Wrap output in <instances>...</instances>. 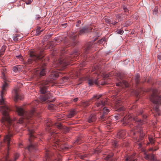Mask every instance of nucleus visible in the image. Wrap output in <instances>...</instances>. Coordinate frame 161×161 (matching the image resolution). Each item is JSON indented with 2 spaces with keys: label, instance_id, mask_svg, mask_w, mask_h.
<instances>
[{
  "label": "nucleus",
  "instance_id": "nucleus-63",
  "mask_svg": "<svg viewBox=\"0 0 161 161\" xmlns=\"http://www.w3.org/2000/svg\"><path fill=\"white\" fill-rule=\"evenodd\" d=\"M28 161H33V159L29 158Z\"/></svg>",
  "mask_w": 161,
  "mask_h": 161
},
{
  "label": "nucleus",
  "instance_id": "nucleus-2",
  "mask_svg": "<svg viewBox=\"0 0 161 161\" xmlns=\"http://www.w3.org/2000/svg\"><path fill=\"white\" fill-rule=\"evenodd\" d=\"M10 110L9 108L6 105L1 106L0 111L2 112L3 116L2 117L1 120L2 123L8 129L11 130L8 132V134L6 135L4 137V142L7 145L8 149L7 151V152L4 155V158L3 159V160L0 161H15L19 156V154L16 153L14 155L13 159L10 160L8 159L9 145L10 143L11 137L13 136V134L10 133V132L13 130H12V128L14 127L15 121L16 120L15 119H14V120L11 119L8 116V112Z\"/></svg>",
  "mask_w": 161,
  "mask_h": 161
},
{
  "label": "nucleus",
  "instance_id": "nucleus-19",
  "mask_svg": "<svg viewBox=\"0 0 161 161\" xmlns=\"http://www.w3.org/2000/svg\"><path fill=\"white\" fill-rule=\"evenodd\" d=\"M50 95L49 93L46 95H42L40 97V99L42 102L46 101L50 97Z\"/></svg>",
  "mask_w": 161,
  "mask_h": 161
},
{
  "label": "nucleus",
  "instance_id": "nucleus-17",
  "mask_svg": "<svg viewBox=\"0 0 161 161\" xmlns=\"http://www.w3.org/2000/svg\"><path fill=\"white\" fill-rule=\"evenodd\" d=\"M144 158L147 160H153V161H160L159 159H157L155 157L154 155L153 154H145Z\"/></svg>",
  "mask_w": 161,
  "mask_h": 161
},
{
  "label": "nucleus",
  "instance_id": "nucleus-55",
  "mask_svg": "<svg viewBox=\"0 0 161 161\" xmlns=\"http://www.w3.org/2000/svg\"><path fill=\"white\" fill-rule=\"evenodd\" d=\"M31 0H28V1L26 2V3L27 4H30L31 3Z\"/></svg>",
  "mask_w": 161,
  "mask_h": 161
},
{
  "label": "nucleus",
  "instance_id": "nucleus-6",
  "mask_svg": "<svg viewBox=\"0 0 161 161\" xmlns=\"http://www.w3.org/2000/svg\"><path fill=\"white\" fill-rule=\"evenodd\" d=\"M80 54V53L76 51L72 53L69 57L66 56L64 58H63L62 55H60V58L58 59L57 66L62 67V69H64L67 65L69 64L70 62L77 60Z\"/></svg>",
  "mask_w": 161,
  "mask_h": 161
},
{
  "label": "nucleus",
  "instance_id": "nucleus-13",
  "mask_svg": "<svg viewBox=\"0 0 161 161\" xmlns=\"http://www.w3.org/2000/svg\"><path fill=\"white\" fill-rule=\"evenodd\" d=\"M49 83V81H44L42 83V86L40 89V92L42 94H44L47 92V88Z\"/></svg>",
  "mask_w": 161,
  "mask_h": 161
},
{
  "label": "nucleus",
  "instance_id": "nucleus-24",
  "mask_svg": "<svg viewBox=\"0 0 161 161\" xmlns=\"http://www.w3.org/2000/svg\"><path fill=\"white\" fill-rule=\"evenodd\" d=\"M59 76L58 71H53L52 72L50 75V78L53 80H55L56 78Z\"/></svg>",
  "mask_w": 161,
  "mask_h": 161
},
{
  "label": "nucleus",
  "instance_id": "nucleus-35",
  "mask_svg": "<svg viewBox=\"0 0 161 161\" xmlns=\"http://www.w3.org/2000/svg\"><path fill=\"white\" fill-rule=\"evenodd\" d=\"M55 106L53 104H51L48 105V108L49 110H53L55 108Z\"/></svg>",
  "mask_w": 161,
  "mask_h": 161
},
{
  "label": "nucleus",
  "instance_id": "nucleus-52",
  "mask_svg": "<svg viewBox=\"0 0 161 161\" xmlns=\"http://www.w3.org/2000/svg\"><path fill=\"white\" fill-rule=\"evenodd\" d=\"M117 91H116V92H115V91H114V90H113L112 91V93H114V95L113 96H115L117 94Z\"/></svg>",
  "mask_w": 161,
  "mask_h": 161
},
{
  "label": "nucleus",
  "instance_id": "nucleus-5",
  "mask_svg": "<svg viewBox=\"0 0 161 161\" xmlns=\"http://www.w3.org/2000/svg\"><path fill=\"white\" fill-rule=\"evenodd\" d=\"M16 109L18 114L22 116L19 119L18 123L19 124L22 123H28L31 120V118L33 115L36 114L35 111H32L31 113H29L26 111L25 109L21 106H16Z\"/></svg>",
  "mask_w": 161,
  "mask_h": 161
},
{
  "label": "nucleus",
  "instance_id": "nucleus-59",
  "mask_svg": "<svg viewBox=\"0 0 161 161\" xmlns=\"http://www.w3.org/2000/svg\"><path fill=\"white\" fill-rule=\"evenodd\" d=\"M78 100V98H74V99L73 100L74 102H76Z\"/></svg>",
  "mask_w": 161,
  "mask_h": 161
},
{
  "label": "nucleus",
  "instance_id": "nucleus-51",
  "mask_svg": "<svg viewBox=\"0 0 161 161\" xmlns=\"http://www.w3.org/2000/svg\"><path fill=\"white\" fill-rule=\"evenodd\" d=\"M104 42V40H103V39H102L100 40H99L98 42V43L100 44Z\"/></svg>",
  "mask_w": 161,
  "mask_h": 161
},
{
  "label": "nucleus",
  "instance_id": "nucleus-39",
  "mask_svg": "<svg viewBox=\"0 0 161 161\" xmlns=\"http://www.w3.org/2000/svg\"><path fill=\"white\" fill-rule=\"evenodd\" d=\"M19 36V35L18 34L15 35L14 36H13V40L15 41H17L18 40V37Z\"/></svg>",
  "mask_w": 161,
  "mask_h": 161
},
{
  "label": "nucleus",
  "instance_id": "nucleus-20",
  "mask_svg": "<svg viewBox=\"0 0 161 161\" xmlns=\"http://www.w3.org/2000/svg\"><path fill=\"white\" fill-rule=\"evenodd\" d=\"M87 80L89 84L90 85H92L94 84L96 85L98 84L97 80L94 79L93 77H88Z\"/></svg>",
  "mask_w": 161,
  "mask_h": 161
},
{
  "label": "nucleus",
  "instance_id": "nucleus-53",
  "mask_svg": "<svg viewBox=\"0 0 161 161\" xmlns=\"http://www.w3.org/2000/svg\"><path fill=\"white\" fill-rule=\"evenodd\" d=\"M41 18V17L38 14L36 15L35 16V18L36 19H39V18Z\"/></svg>",
  "mask_w": 161,
  "mask_h": 161
},
{
  "label": "nucleus",
  "instance_id": "nucleus-58",
  "mask_svg": "<svg viewBox=\"0 0 161 161\" xmlns=\"http://www.w3.org/2000/svg\"><path fill=\"white\" fill-rule=\"evenodd\" d=\"M63 118V116H62V115H60L58 117V119H61V118Z\"/></svg>",
  "mask_w": 161,
  "mask_h": 161
},
{
  "label": "nucleus",
  "instance_id": "nucleus-33",
  "mask_svg": "<svg viewBox=\"0 0 161 161\" xmlns=\"http://www.w3.org/2000/svg\"><path fill=\"white\" fill-rule=\"evenodd\" d=\"M75 114V111L74 110H72L69 112V114L68 116V118H70L74 116Z\"/></svg>",
  "mask_w": 161,
  "mask_h": 161
},
{
  "label": "nucleus",
  "instance_id": "nucleus-46",
  "mask_svg": "<svg viewBox=\"0 0 161 161\" xmlns=\"http://www.w3.org/2000/svg\"><path fill=\"white\" fill-rule=\"evenodd\" d=\"M121 117V115L119 114H117L116 116H115V118L116 119L118 120L119 119H120Z\"/></svg>",
  "mask_w": 161,
  "mask_h": 161
},
{
  "label": "nucleus",
  "instance_id": "nucleus-62",
  "mask_svg": "<svg viewBox=\"0 0 161 161\" xmlns=\"http://www.w3.org/2000/svg\"><path fill=\"white\" fill-rule=\"evenodd\" d=\"M19 147H22L23 146V145L22 144H19Z\"/></svg>",
  "mask_w": 161,
  "mask_h": 161
},
{
  "label": "nucleus",
  "instance_id": "nucleus-40",
  "mask_svg": "<svg viewBox=\"0 0 161 161\" xmlns=\"http://www.w3.org/2000/svg\"><path fill=\"white\" fill-rule=\"evenodd\" d=\"M149 140L150 143L151 144H153L154 143V141L152 137H149Z\"/></svg>",
  "mask_w": 161,
  "mask_h": 161
},
{
  "label": "nucleus",
  "instance_id": "nucleus-23",
  "mask_svg": "<svg viewBox=\"0 0 161 161\" xmlns=\"http://www.w3.org/2000/svg\"><path fill=\"white\" fill-rule=\"evenodd\" d=\"M126 135V131L125 130H122L119 131L117 134V137L119 138H122Z\"/></svg>",
  "mask_w": 161,
  "mask_h": 161
},
{
  "label": "nucleus",
  "instance_id": "nucleus-16",
  "mask_svg": "<svg viewBox=\"0 0 161 161\" xmlns=\"http://www.w3.org/2000/svg\"><path fill=\"white\" fill-rule=\"evenodd\" d=\"M14 100L16 102L18 100H22L24 97L22 95L19 93L17 89L14 90Z\"/></svg>",
  "mask_w": 161,
  "mask_h": 161
},
{
  "label": "nucleus",
  "instance_id": "nucleus-37",
  "mask_svg": "<svg viewBox=\"0 0 161 161\" xmlns=\"http://www.w3.org/2000/svg\"><path fill=\"white\" fill-rule=\"evenodd\" d=\"M41 29V28L40 27H38L37 29H36V34L37 35H39L41 34V31H40V30Z\"/></svg>",
  "mask_w": 161,
  "mask_h": 161
},
{
  "label": "nucleus",
  "instance_id": "nucleus-31",
  "mask_svg": "<svg viewBox=\"0 0 161 161\" xmlns=\"http://www.w3.org/2000/svg\"><path fill=\"white\" fill-rule=\"evenodd\" d=\"M76 32L72 33V34L70 36V37L74 41L75 40L78 36V34H76Z\"/></svg>",
  "mask_w": 161,
  "mask_h": 161
},
{
  "label": "nucleus",
  "instance_id": "nucleus-12",
  "mask_svg": "<svg viewBox=\"0 0 161 161\" xmlns=\"http://www.w3.org/2000/svg\"><path fill=\"white\" fill-rule=\"evenodd\" d=\"M92 30H95V28H94V26L92 25L89 27H84L80 30L78 34L79 35H82L85 34L92 31Z\"/></svg>",
  "mask_w": 161,
  "mask_h": 161
},
{
  "label": "nucleus",
  "instance_id": "nucleus-9",
  "mask_svg": "<svg viewBox=\"0 0 161 161\" xmlns=\"http://www.w3.org/2000/svg\"><path fill=\"white\" fill-rule=\"evenodd\" d=\"M102 96V95H94L91 98V100L88 102L86 105L88 106L93 101L96 100V102L95 103V106L97 107H101L104 106L107 103V101L106 99H103L102 98L100 99L101 97Z\"/></svg>",
  "mask_w": 161,
  "mask_h": 161
},
{
  "label": "nucleus",
  "instance_id": "nucleus-26",
  "mask_svg": "<svg viewBox=\"0 0 161 161\" xmlns=\"http://www.w3.org/2000/svg\"><path fill=\"white\" fill-rule=\"evenodd\" d=\"M60 53L58 54L57 51H53L52 53L53 56H58L59 55H61V53H65L66 52V49L65 48H63L62 49L60 50Z\"/></svg>",
  "mask_w": 161,
  "mask_h": 161
},
{
  "label": "nucleus",
  "instance_id": "nucleus-8",
  "mask_svg": "<svg viewBox=\"0 0 161 161\" xmlns=\"http://www.w3.org/2000/svg\"><path fill=\"white\" fill-rule=\"evenodd\" d=\"M1 77L3 79V83L2 86V91L1 93V98L0 99V104L3 105L4 104V99L3 96L5 94L6 91L7 90L9 87L7 77V69L6 68L3 67L1 69Z\"/></svg>",
  "mask_w": 161,
  "mask_h": 161
},
{
  "label": "nucleus",
  "instance_id": "nucleus-56",
  "mask_svg": "<svg viewBox=\"0 0 161 161\" xmlns=\"http://www.w3.org/2000/svg\"><path fill=\"white\" fill-rule=\"evenodd\" d=\"M94 69H95V70H96V71H98V70L99 69V68L98 67H98H96V66H95V67H94Z\"/></svg>",
  "mask_w": 161,
  "mask_h": 161
},
{
  "label": "nucleus",
  "instance_id": "nucleus-10",
  "mask_svg": "<svg viewBox=\"0 0 161 161\" xmlns=\"http://www.w3.org/2000/svg\"><path fill=\"white\" fill-rule=\"evenodd\" d=\"M30 56V58L28 59L27 62L28 64H32L33 61L40 60L43 57L42 56L39 55L37 53L33 52H31Z\"/></svg>",
  "mask_w": 161,
  "mask_h": 161
},
{
  "label": "nucleus",
  "instance_id": "nucleus-3",
  "mask_svg": "<svg viewBox=\"0 0 161 161\" xmlns=\"http://www.w3.org/2000/svg\"><path fill=\"white\" fill-rule=\"evenodd\" d=\"M54 125L57 127L58 129L60 130L64 133H67L69 131V129L66 126H64L61 124L56 123H53V122H48L47 124V129L51 133V138H49L47 141L48 144H51L52 146L54 147H56L58 148L62 149H66L69 148V147L66 146L62 144V142L59 141L58 139V136L57 135V133H55V131L54 130L52 131L53 130H50L51 128H49L52 125Z\"/></svg>",
  "mask_w": 161,
  "mask_h": 161
},
{
  "label": "nucleus",
  "instance_id": "nucleus-42",
  "mask_svg": "<svg viewBox=\"0 0 161 161\" xmlns=\"http://www.w3.org/2000/svg\"><path fill=\"white\" fill-rule=\"evenodd\" d=\"M130 25V22L129 21H127L124 24L125 26H127Z\"/></svg>",
  "mask_w": 161,
  "mask_h": 161
},
{
  "label": "nucleus",
  "instance_id": "nucleus-36",
  "mask_svg": "<svg viewBox=\"0 0 161 161\" xmlns=\"http://www.w3.org/2000/svg\"><path fill=\"white\" fill-rule=\"evenodd\" d=\"M113 75V73H110L108 74H107L104 75V78H107L111 77Z\"/></svg>",
  "mask_w": 161,
  "mask_h": 161
},
{
  "label": "nucleus",
  "instance_id": "nucleus-60",
  "mask_svg": "<svg viewBox=\"0 0 161 161\" xmlns=\"http://www.w3.org/2000/svg\"><path fill=\"white\" fill-rule=\"evenodd\" d=\"M142 117L144 119H146L147 118V116L144 114H143L142 115Z\"/></svg>",
  "mask_w": 161,
  "mask_h": 161
},
{
  "label": "nucleus",
  "instance_id": "nucleus-48",
  "mask_svg": "<svg viewBox=\"0 0 161 161\" xmlns=\"http://www.w3.org/2000/svg\"><path fill=\"white\" fill-rule=\"evenodd\" d=\"M81 21L80 20H78L77 21V23L76 24V26H77V27L79 26L80 25V24H81Z\"/></svg>",
  "mask_w": 161,
  "mask_h": 161
},
{
  "label": "nucleus",
  "instance_id": "nucleus-21",
  "mask_svg": "<svg viewBox=\"0 0 161 161\" xmlns=\"http://www.w3.org/2000/svg\"><path fill=\"white\" fill-rule=\"evenodd\" d=\"M137 159L136 156V154H134L131 156H128L125 159V161H136Z\"/></svg>",
  "mask_w": 161,
  "mask_h": 161
},
{
  "label": "nucleus",
  "instance_id": "nucleus-47",
  "mask_svg": "<svg viewBox=\"0 0 161 161\" xmlns=\"http://www.w3.org/2000/svg\"><path fill=\"white\" fill-rule=\"evenodd\" d=\"M80 139L79 138H78L76 140L75 142V143H76L77 144H80L81 142H80Z\"/></svg>",
  "mask_w": 161,
  "mask_h": 161
},
{
  "label": "nucleus",
  "instance_id": "nucleus-44",
  "mask_svg": "<svg viewBox=\"0 0 161 161\" xmlns=\"http://www.w3.org/2000/svg\"><path fill=\"white\" fill-rule=\"evenodd\" d=\"M124 31L121 30H118L117 33L120 35H122L124 33Z\"/></svg>",
  "mask_w": 161,
  "mask_h": 161
},
{
  "label": "nucleus",
  "instance_id": "nucleus-50",
  "mask_svg": "<svg viewBox=\"0 0 161 161\" xmlns=\"http://www.w3.org/2000/svg\"><path fill=\"white\" fill-rule=\"evenodd\" d=\"M94 33H95V34H94V35L95 36H98V31H97V30H95L94 31Z\"/></svg>",
  "mask_w": 161,
  "mask_h": 161
},
{
  "label": "nucleus",
  "instance_id": "nucleus-54",
  "mask_svg": "<svg viewBox=\"0 0 161 161\" xmlns=\"http://www.w3.org/2000/svg\"><path fill=\"white\" fill-rule=\"evenodd\" d=\"M123 8L125 12H126V10H127V7L125 6H123Z\"/></svg>",
  "mask_w": 161,
  "mask_h": 161
},
{
  "label": "nucleus",
  "instance_id": "nucleus-1",
  "mask_svg": "<svg viewBox=\"0 0 161 161\" xmlns=\"http://www.w3.org/2000/svg\"><path fill=\"white\" fill-rule=\"evenodd\" d=\"M122 122L124 126L128 125L131 128L134 125V129L131 130L130 134L131 136H134L133 137L135 140V142L137 143L136 146L137 147L138 149H141L144 144L142 140L145 136L142 127V121L137 117L130 114L125 116Z\"/></svg>",
  "mask_w": 161,
  "mask_h": 161
},
{
  "label": "nucleus",
  "instance_id": "nucleus-18",
  "mask_svg": "<svg viewBox=\"0 0 161 161\" xmlns=\"http://www.w3.org/2000/svg\"><path fill=\"white\" fill-rule=\"evenodd\" d=\"M92 44L91 42H88L87 43L85 47V48L84 49V52L85 54H87L89 52V50L92 47Z\"/></svg>",
  "mask_w": 161,
  "mask_h": 161
},
{
  "label": "nucleus",
  "instance_id": "nucleus-32",
  "mask_svg": "<svg viewBox=\"0 0 161 161\" xmlns=\"http://www.w3.org/2000/svg\"><path fill=\"white\" fill-rule=\"evenodd\" d=\"M122 104V101L120 100H119L118 101L116 100L115 103V105L116 107L117 108L120 106H121Z\"/></svg>",
  "mask_w": 161,
  "mask_h": 161
},
{
  "label": "nucleus",
  "instance_id": "nucleus-15",
  "mask_svg": "<svg viewBox=\"0 0 161 161\" xmlns=\"http://www.w3.org/2000/svg\"><path fill=\"white\" fill-rule=\"evenodd\" d=\"M46 69L43 67H41L39 69L36 70L35 75L39 77L44 76L46 74Z\"/></svg>",
  "mask_w": 161,
  "mask_h": 161
},
{
  "label": "nucleus",
  "instance_id": "nucleus-64",
  "mask_svg": "<svg viewBox=\"0 0 161 161\" xmlns=\"http://www.w3.org/2000/svg\"><path fill=\"white\" fill-rule=\"evenodd\" d=\"M84 157H85V156H81V159H84Z\"/></svg>",
  "mask_w": 161,
  "mask_h": 161
},
{
  "label": "nucleus",
  "instance_id": "nucleus-27",
  "mask_svg": "<svg viewBox=\"0 0 161 161\" xmlns=\"http://www.w3.org/2000/svg\"><path fill=\"white\" fill-rule=\"evenodd\" d=\"M113 156V154L112 153L110 155L106 156L104 157V159L105 160L107 161H115V159L112 158Z\"/></svg>",
  "mask_w": 161,
  "mask_h": 161
},
{
  "label": "nucleus",
  "instance_id": "nucleus-57",
  "mask_svg": "<svg viewBox=\"0 0 161 161\" xmlns=\"http://www.w3.org/2000/svg\"><path fill=\"white\" fill-rule=\"evenodd\" d=\"M128 11L129 10H128V9H127V10H126V12H125V14L127 15H128V14H129V12H128Z\"/></svg>",
  "mask_w": 161,
  "mask_h": 161
},
{
  "label": "nucleus",
  "instance_id": "nucleus-7",
  "mask_svg": "<svg viewBox=\"0 0 161 161\" xmlns=\"http://www.w3.org/2000/svg\"><path fill=\"white\" fill-rule=\"evenodd\" d=\"M26 126H27L29 134L30 137L29 138V141L31 143V144L25 148V153L24 155L25 158H26L27 157L29 156L26 152V151L33 152L36 151V145H34L33 144L31 143V141L33 139H34V143L36 142V141H35L37 140L36 138L35 137L34 133V131L33 129L31 128V126L30 125L28 124L26 125Z\"/></svg>",
  "mask_w": 161,
  "mask_h": 161
},
{
  "label": "nucleus",
  "instance_id": "nucleus-38",
  "mask_svg": "<svg viewBox=\"0 0 161 161\" xmlns=\"http://www.w3.org/2000/svg\"><path fill=\"white\" fill-rule=\"evenodd\" d=\"M106 22H108L109 24H112L113 25H115L117 23V21H111L109 20H107Z\"/></svg>",
  "mask_w": 161,
  "mask_h": 161
},
{
  "label": "nucleus",
  "instance_id": "nucleus-45",
  "mask_svg": "<svg viewBox=\"0 0 161 161\" xmlns=\"http://www.w3.org/2000/svg\"><path fill=\"white\" fill-rule=\"evenodd\" d=\"M143 112V111L141 109L138 111L137 113L138 114V115H142V114Z\"/></svg>",
  "mask_w": 161,
  "mask_h": 161
},
{
  "label": "nucleus",
  "instance_id": "nucleus-11",
  "mask_svg": "<svg viewBox=\"0 0 161 161\" xmlns=\"http://www.w3.org/2000/svg\"><path fill=\"white\" fill-rule=\"evenodd\" d=\"M45 157L43 161H51L53 159L54 156L53 154V151H51L50 148L45 149Z\"/></svg>",
  "mask_w": 161,
  "mask_h": 161
},
{
  "label": "nucleus",
  "instance_id": "nucleus-34",
  "mask_svg": "<svg viewBox=\"0 0 161 161\" xmlns=\"http://www.w3.org/2000/svg\"><path fill=\"white\" fill-rule=\"evenodd\" d=\"M6 48V46L4 45L2 47L1 49L0 50L1 54L3 55L4 53V52L5 51Z\"/></svg>",
  "mask_w": 161,
  "mask_h": 161
},
{
  "label": "nucleus",
  "instance_id": "nucleus-28",
  "mask_svg": "<svg viewBox=\"0 0 161 161\" xmlns=\"http://www.w3.org/2000/svg\"><path fill=\"white\" fill-rule=\"evenodd\" d=\"M22 67L20 65H18L15 66H14L13 68V70L15 72H18L21 71Z\"/></svg>",
  "mask_w": 161,
  "mask_h": 161
},
{
  "label": "nucleus",
  "instance_id": "nucleus-49",
  "mask_svg": "<svg viewBox=\"0 0 161 161\" xmlns=\"http://www.w3.org/2000/svg\"><path fill=\"white\" fill-rule=\"evenodd\" d=\"M113 145L115 147H117L118 146V143L116 142H114Z\"/></svg>",
  "mask_w": 161,
  "mask_h": 161
},
{
  "label": "nucleus",
  "instance_id": "nucleus-43",
  "mask_svg": "<svg viewBox=\"0 0 161 161\" xmlns=\"http://www.w3.org/2000/svg\"><path fill=\"white\" fill-rule=\"evenodd\" d=\"M48 45L50 46L49 48H52L54 46V44L53 42H51L49 43Z\"/></svg>",
  "mask_w": 161,
  "mask_h": 161
},
{
  "label": "nucleus",
  "instance_id": "nucleus-25",
  "mask_svg": "<svg viewBox=\"0 0 161 161\" xmlns=\"http://www.w3.org/2000/svg\"><path fill=\"white\" fill-rule=\"evenodd\" d=\"M119 78L121 79V81H120L118 83H116V86H122L123 85H124L127 87V86L126 85V82L123 80V78L121 75L119 76Z\"/></svg>",
  "mask_w": 161,
  "mask_h": 161
},
{
  "label": "nucleus",
  "instance_id": "nucleus-4",
  "mask_svg": "<svg viewBox=\"0 0 161 161\" xmlns=\"http://www.w3.org/2000/svg\"><path fill=\"white\" fill-rule=\"evenodd\" d=\"M152 94L150 99L154 104L153 109L156 115H160L161 111L159 108V105L161 104V94L157 89L153 88L151 89Z\"/></svg>",
  "mask_w": 161,
  "mask_h": 161
},
{
  "label": "nucleus",
  "instance_id": "nucleus-14",
  "mask_svg": "<svg viewBox=\"0 0 161 161\" xmlns=\"http://www.w3.org/2000/svg\"><path fill=\"white\" fill-rule=\"evenodd\" d=\"M109 110L106 107L103 108L102 110V114L101 115L100 117V120L101 121H105L106 119V115L108 113Z\"/></svg>",
  "mask_w": 161,
  "mask_h": 161
},
{
  "label": "nucleus",
  "instance_id": "nucleus-30",
  "mask_svg": "<svg viewBox=\"0 0 161 161\" xmlns=\"http://www.w3.org/2000/svg\"><path fill=\"white\" fill-rule=\"evenodd\" d=\"M140 78V76L138 74L136 75L135 77V82L137 85H138L139 83Z\"/></svg>",
  "mask_w": 161,
  "mask_h": 161
},
{
  "label": "nucleus",
  "instance_id": "nucleus-22",
  "mask_svg": "<svg viewBox=\"0 0 161 161\" xmlns=\"http://www.w3.org/2000/svg\"><path fill=\"white\" fill-rule=\"evenodd\" d=\"M97 117L95 114H91L88 119V122L90 123L94 122L97 119Z\"/></svg>",
  "mask_w": 161,
  "mask_h": 161
},
{
  "label": "nucleus",
  "instance_id": "nucleus-61",
  "mask_svg": "<svg viewBox=\"0 0 161 161\" xmlns=\"http://www.w3.org/2000/svg\"><path fill=\"white\" fill-rule=\"evenodd\" d=\"M158 58L159 59H161V56L160 55H158Z\"/></svg>",
  "mask_w": 161,
  "mask_h": 161
},
{
  "label": "nucleus",
  "instance_id": "nucleus-41",
  "mask_svg": "<svg viewBox=\"0 0 161 161\" xmlns=\"http://www.w3.org/2000/svg\"><path fill=\"white\" fill-rule=\"evenodd\" d=\"M158 11V8L157 7H155L154 8L153 11V14H156Z\"/></svg>",
  "mask_w": 161,
  "mask_h": 161
},
{
  "label": "nucleus",
  "instance_id": "nucleus-29",
  "mask_svg": "<svg viewBox=\"0 0 161 161\" xmlns=\"http://www.w3.org/2000/svg\"><path fill=\"white\" fill-rule=\"evenodd\" d=\"M124 17V15L123 14L117 15L116 16V18L118 21H120L122 20Z\"/></svg>",
  "mask_w": 161,
  "mask_h": 161
}]
</instances>
